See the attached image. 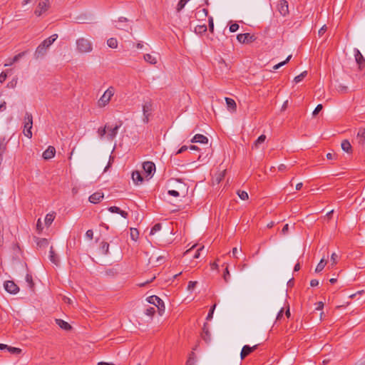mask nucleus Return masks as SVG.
<instances>
[{
	"label": "nucleus",
	"mask_w": 365,
	"mask_h": 365,
	"mask_svg": "<svg viewBox=\"0 0 365 365\" xmlns=\"http://www.w3.org/2000/svg\"><path fill=\"white\" fill-rule=\"evenodd\" d=\"M196 360L188 358L186 361V365H195Z\"/></svg>",
	"instance_id": "0e129e2a"
},
{
	"label": "nucleus",
	"mask_w": 365,
	"mask_h": 365,
	"mask_svg": "<svg viewBox=\"0 0 365 365\" xmlns=\"http://www.w3.org/2000/svg\"><path fill=\"white\" fill-rule=\"evenodd\" d=\"M168 193L171 195V196H173V197H179L180 196V192L175 190H168Z\"/></svg>",
	"instance_id": "8fccbe9b"
},
{
	"label": "nucleus",
	"mask_w": 365,
	"mask_h": 365,
	"mask_svg": "<svg viewBox=\"0 0 365 365\" xmlns=\"http://www.w3.org/2000/svg\"><path fill=\"white\" fill-rule=\"evenodd\" d=\"M55 219L54 213H48L46 215L45 217V224L46 226H49Z\"/></svg>",
	"instance_id": "cd10ccee"
},
{
	"label": "nucleus",
	"mask_w": 365,
	"mask_h": 365,
	"mask_svg": "<svg viewBox=\"0 0 365 365\" xmlns=\"http://www.w3.org/2000/svg\"><path fill=\"white\" fill-rule=\"evenodd\" d=\"M277 9L281 15L283 16H285L287 14H289V6L288 2L287 0H280Z\"/></svg>",
	"instance_id": "ddd939ff"
},
{
	"label": "nucleus",
	"mask_w": 365,
	"mask_h": 365,
	"mask_svg": "<svg viewBox=\"0 0 365 365\" xmlns=\"http://www.w3.org/2000/svg\"><path fill=\"white\" fill-rule=\"evenodd\" d=\"M76 49L79 53H90L93 50V43L86 38H79L76 40Z\"/></svg>",
	"instance_id": "f03ea898"
},
{
	"label": "nucleus",
	"mask_w": 365,
	"mask_h": 365,
	"mask_svg": "<svg viewBox=\"0 0 365 365\" xmlns=\"http://www.w3.org/2000/svg\"><path fill=\"white\" fill-rule=\"evenodd\" d=\"M155 312V309L154 307H149L145 309V314L149 317H153Z\"/></svg>",
	"instance_id": "79ce46f5"
},
{
	"label": "nucleus",
	"mask_w": 365,
	"mask_h": 365,
	"mask_svg": "<svg viewBox=\"0 0 365 365\" xmlns=\"http://www.w3.org/2000/svg\"><path fill=\"white\" fill-rule=\"evenodd\" d=\"M317 307L315 308L316 310H322L324 307V303L322 302H319L316 304Z\"/></svg>",
	"instance_id": "680f3d73"
},
{
	"label": "nucleus",
	"mask_w": 365,
	"mask_h": 365,
	"mask_svg": "<svg viewBox=\"0 0 365 365\" xmlns=\"http://www.w3.org/2000/svg\"><path fill=\"white\" fill-rule=\"evenodd\" d=\"M152 102L150 101H146L143 105V122L148 123L149 122V116L152 110Z\"/></svg>",
	"instance_id": "6e6552de"
},
{
	"label": "nucleus",
	"mask_w": 365,
	"mask_h": 365,
	"mask_svg": "<svg viewBox=\"0 0 365 365\" xmlns=\"http://www.w3.org/2000/svg\"><path fill=\"white\" fill-rule=\"evenodd\" d=\"M230 274L228 269V267H227L225 269V272L223 273V278L226 282H227L230 279Z\"/></svg>",
	"instance_id": "37998d69"
},
{
	"label": "nucleus",
	"mask_w": 365,
	"mask_h": 365,
	"mask_svg": "<svg viewBox=\"0 0 365 365\" xmlns=\"http://www.w3.org/2000/svg\"><path fill=\"white\" fill-rule=\"evenodd\" d=\"M225 101H226V104H227V108L229 109H230L231 111H232V112L236 111V110H237V104H236L235 101L232 98L226 97L225 98Z\"/></svg>",
	"instance_id": "4be33fe9"
},
{
	"label": "nucleus",
	"mask_w": 365,
	"mask_h": 365,
	"mask_svg": "<svg viewBox=\"0 0 365 365\" xmlns=\"http://www.w3.org/2000/svg\"><path fill=\"white\" fill-rule=\"evenodd\" d=\"M114 93V87L110 86L98 101V106L99 108H104L106 106H107L109 103L111 98L113 96Z\"/></svg>",
	"instance_id": "7ed1b4c3"
},
{
	"label": "nucleus",
	"mask_w": 365,
	"mask_h": 365,
	"mask_svg": "<svg viewBox=\"0 0 365 365\" xmlns=\"http://www.w3.org/2000/svg\"><path fill=\"white\" fill-rule=\"evenodd\" d=\"M322 108L323 106L322 104L317 105L315 109L314 110L312 115L314 116L317 115L322 110Z\"/></svg>",
	"instance_id": "49530a36"
},
{
	"label": "nucleus",
	"mask_w": 365,
	"mask_h": 365,
	"mask_svg": "<svg viewBox=\"0 0 365 365\" xmlns=\"http://www.w3.org/2000/svg\"><path fill=\"white\" fill-rule=\"evenodd\" d=\"M201 336L205 342L210 340V333L209 330L205 327V324H204L202 328V332L201 334Z\"/></svg>",
	"instance_id": "a878e982"
},
{
	"label": "nucleus",
	"mask_w": 365,
	"mask_h": 365,
	"mask_svg": "<svg viewBox=\"0 0 365 365\" xmlns=\"http://www.w3.org/2000/svg\"><path fill=\"white\" fill-rule=\"evenodd\" d=\"M132 179L135 184L139 185L143 182V178L140 173L138 170L133 171L132 173Z\"/></svg>",
	"instance_id": "aec40b11"
},
{
	"label": "nucleus",
	"mask_w": 365,
	"mask_h": 365,
	"mask_svg": "<svg viewBox=\"0 0 365 365\" xmlns=\"http://www.w3.org/2000/svg\"><path fill=\"white\" fill-rule=\"evenodd\" d=\"M209 30L212 33L214 31V24H213V20L212 18H210V19H209Z\"/></svg>",
	"instance_id": "4d7b16f0"
},
{
	"label": "nucleus",
	"mask_w": 365,
	"mask_h": 365,
	"mask_svg": "<svg viewBox=\"0 0 365 365\" xmlns=\"http://www.w3.org/2000/svg\"><path fill=\"white\" fill-rule=\"evenodd\" d=\"M239 29V25L236 23L235 24H232L230 26V32H235L236 31H237Z\"/></svg>",
	"instance_id": "de8ad7c7"
},
{
	"label": "nucleus",
	"mask_w": 365,
	"mask_h": 365,
	"mask_svg": "<svg viewBox=\"0 0 365 365\" xmlns=\"http://www.w3.org/2000/svg\"><path fill=\"white\" fill-rule=\"evenodd\" d=\"M341 148L344 151H345L347 153H352V147L351 143L348 140H344L341 142Z\"/></svg>",
	"instance_id": "5701e85b"
},
{
	"label": "nucleus",
	"mask_w": 365,
	"mask_h": 365,
	"mask_svg": "<svg viewBox=\"0 0 365 365\" xmlns=\"http://www.w3.org/2000/svg\"><path fill=\"white\" fill-rule=\"evenodd\" d=\"M4 287L5 290L11 294H16L19 292V287L12 280H7L4 282Z\"/></svg>",
	"instance_id": "0eeeda50"
},
{
	"label": "nucleus",
	"mask_w": 365,
	"mask_h": 365,
	"mask_svg": "<svg viewBox=\"0 0 365 365\" xmlns=\"http://www.w3.org/2000/svg\"><path fill=\"white\" fill-rule=\"evenodd\" d=\"M101 250L104 255H107L108 253L109 244L106 242H102L101 245Z\"/></svg>",
	"instance_id": "72a5a7b5"
},
{
	"label": "nucleus",
	"mask_w": 365,
	"mask_h": 365,
	"mask_svg": "<svg viewBox=\"0 0 365 365\" xmlns=\"http://www.w3.org/2000/svg\"><path fill=\"white\" fill-rule=\"evenodd\" d=\"M25 54V52H21V53H19V54L16 55L14 58H13V62H16L17 61H19L22 56H24Z\"/></svg>",
	"instance_id": "603ef678"
},
{
	"label": "nucleus",
	"mask_w": 365,
	"mask_h": 365,
	"mask_svg": "<svg viewBox=\"0 0 365 365\" xmlns=\"http://www.w3.org/2000/svg\"><path fill=\"white\" fill-rule=\"evenodd\" d=\"M188 149V147L187 145H182L177 152L176 155L180 154L185 151H186Z\"/></svg>",
	"instance_id": "6e6d98bb"
},
{
	"label": "nucleus",
	"mask_w": 365,
	"mask_h": 365,
	"mask_svg": "<svg viewBox=\"0 0 365 365\" xmlns=\"http://www.w3.org/2000/svg\"><path fill=\"white\" fill-rule=\"evenodd\" d=\"M197 282L196 281H190L187 285V290L190 291L195 289Z\"/></svg>",
	"instance_id": "a18cd8bd"
},
{
	"label": "nucleus",
	"mask_w": 365,
	"mask_h": 365,
	"mask_svg": "<svg viewBox=\"0 0 365 365\" xmlns=\"http://www.w3.org/2000/svg\"><path fill=\"white\" fill-rule=\"evenodd\" d=\"M49 8V0H40L36 9L34 10V14L36 16H41L43 13L47 11Z\"/></svg>",
	"instance_id": "423d86ee"
},
{
	"label": "nucleus",
	"mask_w": 365,
	"mask_h": 365,
	"mask_svg": "<svg viewBox=\"0 0 365 365\" xmlns=\"http://www.w3.org/2000/svg\"><path fill=\"white\" fill-rule=\"evenodd\" d=\"M283 312H284V309L282 307V308H281L280 311L277 314V319H276L277 320H280L282 318Z\"/></svg>",
	"instance_id": "e2e57ef3"
},
{
	"label": "nucleus",
	"mask_w": 365,
	"mask_h": 365,
	"mask_svg": "<svg viewBox=\"0 0 365 365\" xmlns=\"http://www.w3.org/2000/svg\"><path fill=\"white\" fill-rule=\"evenodd\" d=\"M6 108V103L5 101L0 102V110H5Z\"/></svg>",
	"instance_id": "338daca9"
},
{
	"label": "nucleus",
	"mask_w": 365,
	"mask_h": 365,
	"mask_svg": "<svg viewBox=\"0 0 365 365\" xmlns=\"http://www.w3.org/2000/svg\"><path fill=\"white\" fill-rule=\"evenodd\" d=\"M108 129V127L107 125H106L104 127H101L98 129V134L101 138L104 137V135L106 134L107 130Z\"/></svg>",
	"instance_id": "473e14b6"
},
{
	"label": "nucleus",
	"mask_w": 365,
	"mask_h": 365,
	"mask_svg": "<svg viewBox=\"0 0 365 365\" xmlns=\"http://www.w3.org/2000/svg\"><path fill=\"white\" fill-rule=\"evenodd\" d=\"M162 227V225L160 223H156L152 228H151V230L150 232V235H155L157 232L160 231V229Z\"/></svg>",
	"instance_id": "c9c22d12"
},
{
	"label": "nucleus",
	"mask_w": 365,
	"mask_h": 365,
	"mask_svg": "<svg viewBox=\"0 0 365 365\" xmlns=\"http://www.w3.org/2000/svg\"><path fill=\"white\" fill-rule=\"evenodd\" d=\"M103 197H104V195H103V192H94L93 194H92L89 197L88 200H89L90 202L96 204V203L100 202L102 200V199L103 198Z\"/></svg>",
	"instance_id": "2eb2a0df"
},
{
	"label": "nucleus",
	"mask_w": 365,
	"mask_h": 365,
	"mask_svg": "<svg viewBox=\"0 0 365 365\" xmlns=\"http://www.w3.org/2000/svg\"><path fill=\"white\" fill-rule=\"evenodd\" d=\"M327 259L322 258L320 260V262L318 263V264L315 269V272H320L321 271H322L323 269L324 268L325 265L327 264Z\"/></svg>",
	"instance_id": "bb28decb"
},
{
	"label": "nucleus",
	"mask_w": 365,
	"mask_h": 365,
	"mask_svg": "<svg viewBox=\"0 0 365 365\" xmlns=\"http://www.w3.org/2000/svg\"><path fill=\"white\" fill-rule=\"evenodd\" d=\"M123 124V122L120 120L118 122V124H116L115 126L113 128H108V135L107 138L109 140H113L117 135L119 128L121 127Z\"/></svg>",
	"instance_id": "4468645a"
},
{
	"label": "nucleus",
	"mask_w": 365,
	"mask_h": 365,
	"mask_svg": "<svg viewBox=\"0 0 365 365\" xmlns=\"http://www.w3.org/2000/svg\"><path fill=\"white\" fill-rule=\"evenodd\" d=\"M289 232V225L288 224H286L284 225L282 230V233L283 235H286Z\"/></svg>",
	"instance_id": "bf43d9fd"
},
{
	"label": "nucleus",
	"mask_w": 365,
	"mask_h": 365,
	"mask_svg": "<svg viewBox=\"0 0 365 365\" xmlns=\"http://www.w3.org/2000/svg\"><path fill=\"white\" fill-rule=\"evenodd\" d=\"M107 44L111 48H116L118 43L115 38H110L107 40Z\"/></svg>",
	"instance_id": "c85d7f7f"
},
{
	"label": "nucleus",
	"mask_w": 365,
	"mask_h": 365,
	"mask_svg": "<svg viewBox=\"0 0 365 365\" xmlns=\"http://www.w3.org/2000/svg\"><path fill=\"white\" fill-rule=\"evenodd\" d=\"M327 31V26H323L318 31V34H319V36H322L324 33L325 31Z\"/></svg>",
	"instance_id": "052dcab7"
},
{
	"label": "nucleus",
	"mask_w": 365,
	"mask_h": 365,
	"mask_svg": "<svg viewBox=\"0 0 365 365\" xmlns=\"http://www.w3.org/2000/svg\"><path fill=\"white\" fill-rule=\"evenodd\" d=\"M143 168L147 174V177L151 178L155 171V165L151 161H147L143 163Z\"/></svg>",
	"instance_id": "9d476101"
},
{
	"label": "nucleus",
	"mask_w": 365,
	"mask_h": 365,
	"mask_svg": "<svg viewBox=\"0 0 365 365\" xmlns=\"http://www.w3.org/2000/svg\"><path fill=\"white\" fill-rule=\"evenodd\" d=\"M354 53L355 61L359 66V69L362 70L363 68H365V58L359 49L354 48Z\"/></svg>",
	"instance_id": "9b49d317"
},
{
	"label": "nucleus",
	"mask_w": 365,
	"mask_h": 365,
	"mask_svg": "<svg viewBox=\"0 0 365 365\" xmlns=\"http://www.w3.org/2000/svg\"><path fill=\"white\" fill-rule=\"evenodd\" d=\"M307 75V71H303L302 73H301L299 75L297 76L294 81L296 83H299L300 81H302L304 78L305 76Z\"/></svg>",
	"instance_id": "f704fd0d"
},
{
	"label": "nucleus",
	"mask_w": 365,
	"mask_h": 365,
	"mask_svg": "<svg viewBox=\"0 0 365 365\" xmlns=\"http://www.w3.org/2000/svg\"><path fill=\"white\" fill-rule=\"evenodd\" d=\"M57 34H53L43 41L36 49L34 53L36 58L43 56L46 53V49L57 39Z\"/></svg>",
	"instance_id": "f257e3e1"
},
{
	"label": "nucleus",
	"mask_w": 365,
	"mask_h": 365,
	"mask_svg": "<svg viewBox=\"0 0 365 365\" xmlns=\"http://www.w3.org/2000/svg\"><path fill=\"white\" fill-rule=\"evenodd\" d=\"M7 75L5 72H1L0 74V83H3L6 81Z\"/></svg>",
	"instance_id": "13d9d810"
},
{
	"label": "nucleus",
	"mask_w": 365,
	"mask_h": 365,
	"mask_svg": "<svg viewBox=\"0 0 365 365\" xmlns=\"http://www.w3.org/2000/svg\"><path fill=\"white\" fill-rule=\"evenodd\" d=\"M190 0H180L178 5H177V11H180L185 6V4L189 1Z\"/></svg>",
	"instance_id": "4c0bfd02"
},
{
	"label": "nucleus",
	"mask_w": 365,
	"mask_h": 365,
	"mask_svg": "<svg viewBox=\"0 0 365 365\" xmlns=\"http://www.w3.org/2000/svg\"><path fill=\"white\" fill-rule=\"evenodd\" d=\"M49 259L52 263H53L56 265L58 264L59 260L58 257L55 253L53 247H51L50 252H49Z\"/></svg>",
	"instance_id": "b1692460"
},
{
	"label": "nucleus",
	"mask_w": 365,
	"mask_h": 365,
	"mask_svg": "<svg viewBox=\"0 0 365 365\" xmlns=\"http://www.w3.org/2000/svg\"><path fill=\"white\" fill-rule=\"evenodd\" d=\"M357 138L359 145L364 148L365 145V128L359 130Z\"/></svg>",
	"instance_id": "f3484780"
},
{
	"label": "nucleus",
	"mask_w": 365,
	"mask_h": 365,
	"mask_svg": "<svg viewBox=\"0 0 365 365\" xmlns=\"http://www.w3.org/2000/svg\"><path fill=\"white\" fill-rule=\"evenodd\" d=\"M191 142L192 143H202V144H207L208 138L202 134H196L191 140Z\"/></svg>",
	"instance_id": "a211bd4d"
},
{
	"label": "nucleus",
	"mask_w": 365,
	"mask_h": 365,
	"mask_svg": "<svg viewBox=\"0 0 365 365\" xmlns=\"http://www.w3.org/2000/svg\"><path fill=\"white\" fill-rule=\"evenodd\" d=\"M339 256L335 253H332L331 255V267L335 266L337 264Z\"/></svg>",
	"instance_id": "a19ab883"
},
{
	"label": "nucleus",
	"mask_w": 365,
	"mask_h": 365,
	"mask_svg": "<svg viewBox=\"0 0 365 365\" xmlns=\"http://www.w3.org/2000/svg\"><path fill=\"white\" fill-rule=\"evenodd\" d=\"M139 237V232L136 228H130V237L133 240L137 241Z\"/></svg>",
	"instance_id": "7c9ffc66"
},
{
	"label": "nucleus",
	"mask_w": 365,
	"mask_h": 365,
	"mask_svg": "<svg viewBox=\"0 0 365 365\" xmlns=\"http://www.w3.org/2000/svg\"><path fill=\"white\" fill-rule=\"evenodd\" d=\"M144 59L150 64H155L157 63L156 58L149 53L144 55Z\"/></svg>",
	"instance_id": "c756f323"
},
{
	"label": "nucleus",
	"mask_w": 365,
	"mask_h": 365,
	"mask_svg": "<svg viewBox=\"0 0 365 365\" xmlns=\"http://www.w3.org/2000/svg\"><path fill=\"white\" fill-rule=\"evenodd\" d=\"M26 282L28 283V286L31 292H34L35 283L33 280V277L31 274L27 273L26 275Z\"/></svg>",
	"instance_id": "393cba45"
},
{
	"label": "nucleus",
	"mask_w": 365,
	"mask_h": 365,
	"mask_svg": "<svg viewBox=\"0 0 365 365\" xmlns=\"http://www.w3.org/2000/svg\"><path fill=\"white\" fill-rule=\"evenodd\" d=\"M193 351H192L190 354H189V356H188V358H192V359H195L196 360V354L194 352V351H195L197 349V346H195V348L192 349Z\"/></svg>",
	"instance_id": "5fc2aeb1"
},
{
	"label": "nucleus",
	"mask_w": 365,
	"mask_h": 365,
	"mask_svg": "<svg viewBox=\"0 0 365 365\" xmlns=\"http://www.w3.org/2000/svg\"><path fill=\"white\" fill-rule=\"evenodd\" d=\"M56 149L53 146H48V148L43 153L42 157L45 160H49L54 157Z\"/></svg>",
	"instance_id": "dca6fc26"
},
{
	"label": "nucleus",
	"mask_w": 365,
	"mask_h": 365,
	"mask_svg": "<svg viewBox=\"0 0 365 365\" xmlns=\"http://www.w3.org/2000/svg\"><path fill=\"white\" fill-rule=\"evenodd\" d=\"M265 140H266L265 135H261L260 136H259L258 138L255 141V143H254L255 148H257L259 144L264 143Z\"/></svg>",
	"instance_id": "e433bc0d"
},
{
	"label": "nucleus",
	"mask_w": 365,
	"mask_h": 365,
	"mask_svg": "<svg viewBox=\"0 0 365 365\" xmlns=\"http://www.w3.org/2000/svg\"><path fill=\"white\" fill-rule=\"evenodd\" d=\"M215 307H216L215 304L212 307H211V308H210V309L209 311V313H208V314L207 316V318H206L207 320H210L212 318V315H213Z\"/></svg>",
	"instance_id": "c03bdc74"
},
{
	"label": "nucleus",
	"mask_w": 365,
	"mask_h": 365,
	"mask_svg": "<svg viewBox=\"0 0 365 365\" xmlns=\"http://www.w3.org/2000/svg\"><path fill=\"white\" fill-rule=\"evenodd\" d=\"M204 249V246H202L201 247H200L199 249H197L195 253V255H193V257L195 259H197L200 257V252Z\"/></svg>",
	"instance_id": "3c124183"
},
{
	"label": "nucleus",
	"mask_w": 365,
	"mask_h": 365,
	"mask_svg": "<svg viewBox=\"0 0 365 365\" xmlns=\"http://www.w3.org/2000/svg\"><path fill=\"white\" fill-rule=\"evenodd\" d=\"M108 210L113 213L120 214L124 218H127L128 216V213L127 212L120 210L118 207L116 206H111L108 207Z\"/></svg>",
	"instance_id": "412c9836"
},
{
	"label": "nucleus",
	"mask_w": 365,
	"mask_h": 365,
	"mask_svg": "<svg viewBox=\"0 0 365 365\" xmlns=\"http://www.w3.org/2000/svg\"><path fill=\"white\" fill-rule=\"evenodd\" d=\"M86 236L87 238L92 240L93 237V232L92 230H88L86 232Z\"/></svg>",
	"instance_id": "864d4df0"
},
{
	"label": "nucleus",
	"mask_w": 365,
	"mask_h": 365,
	"mask_svg": "<svg viewBox=\"0 0 365 365\" xmlns=\"http://www.w3.org/2000/svg\"><path fill=\"white\" fill-rule=\"evenodd\" d=\"M33 125V116L29 113H26L24 116V134L25 136L28 137L29 138H31L32 137V132L31 128Z\"/></svg>",
	"instance_id": "20e7f679"
},
{
	"label": "nucleus",
	"mask_w": 365,
	"mask_h": 365,
	"mask_svg": "<svg viewBox=\"0 0 365 365\" xmlns=\"http://www.w3.org/2000/svg\"><path fill=\"white\" fill-rule=\"evenodd\" d=\"M8 351L14 355H19L21 354L22 350L19 348L9 346Z\"/></svg>",
	"instance_id": "2f4dec72"
},
{
	"label": "nucleus",
	"mask_w": 365,
	"mask_h": 365,
	"mask_svg": "<svg viewBox=\"0 0 365 365\" xmlns=\"http://www.w3.org/2000/svg\"><path fill=\"white\" fill-rule=\"evenodd\" d=\"M327 158L328 160L335 159L336 158V154L335 153H329L327 154Z\"/></svg>",
	"instance_id": "69168bd1"
},
{
	"label": "nucleus",
	"mask_w": 365,
	"mask_h": 365,
	"mask_svg": "<svg viewBox=\"0 0 365 365\" xmlns=\"http://www.w3.org/2000/svg\"><path fill=\"white\" fill-rule=\"evenodd\" d=\"M38 246L39 247H41V246H47L48 245V242L46 239H41L40 240L38 243H37Z\"/></svg>",
	"instance_id": "09e8293b"
},
{
	"label": "nucleus",
	"mask_w": 365,
	"mask_h": 365,
	"mask_svg": "<svg viewBox=\"0 0 365 365\" xmlns=\"http://www.w3.org/2000/svg\"><path fill=\"white\" fill-rule=\"evenodd\" d=\"M259 346V344H255L253 346H250L248 345H245L242 347V349L240 352L241 359H244L246 356L250 355L252 351L256 350Z\"/></svg>",
	"instance_id": "f8f14e48"
},
{
	"label": "nucleus",
	"mask_w": 365,
	"mask_h": 365,
	"mask_svg": "<svg viewBox=\"0 0 365 365\" xmlns=\"http://www.w3.org/2000/svg\"><path fill=\"white\" fill-rule=\"evenodd\" d=\"M17 80H13L8 83V87L14 88L16 85Z\"/></svg>",
	"instance_id": "774afa93"
},
{
	"label": "nucleus",
	"mask_w": 365,
	"mask_h": 365,
	"mask_svg": "<svg viewBox=\"0 0 365 365\" xmlns=\"http://www.w3.org/2000/svg\"><path fill=\"white\" fill-rule=\"evenodd\" d=\"M237 195L240 197V198L243 200H247L249 197L247 192L244 190H238Z\"/></svg>",
	"instance_id": "ea45409f"
},
{
	"label": "nucleus",
	"mask_w": 365,
	"mask_h": 365,
	"mask_svg": "<svg viewBox=\"0 0 365 365\" xmlns=\"http://www.w3.org/2000/svg\"><path fill=\"white\" fill-rule=\"evenodd\" d=\"M56 324L62 329L65 331H69L72 329V327L66 322L61 319H56Z\"/></svg>",
	"instance_id": "6ab92c4d"
},
{
	"label": "nucleus",
	"mask_w": 365,
	"mask_h": 365,
	"mask_svg": "<svg viewBox=\"0 0 365 365\" xmlns=\"http://www.w3.org/2000/svg\"><path fill=\"white\" fill-rule=\"evenodd\" d=\"M147 301L152 304H154L158 309L160 315H162L165 312V304L163 301L158 296L153 295L148 297Z\"/></svg>",
	"instance_id": "39448f33"
},
{
	"label": "nucleus",
	"mask_w": 365,
	"mask_h": 365,
	"mask_svg": "<svg viewBox=\"0 0 365 365\" xmlns=\"http://www.w3.org/2000/svg\"><path fill=\"white\" fill-rule=\"evenodd\" d=\"M237 39L240 43H249L255 41L256 40V37L254 35H251L249 33H245L238 34L237 36Z\"/></svg>",
	"instance_id": "1a4fd4ad"
},
{
	"label": "nucleus",
	"mask_w": 365,
	"mask_h": 365,
	"mask_svg": "<svg viewBox=\"0 0 365 365\" xmlns=\"http://www.w3.org/2000/svg\"><path fill=\"white\" fill-rule=\"evenodd\" d=\"M291 58H292V55H289V56L286 58V60H285V61H282V62H280V63H279L276 64L275 66H274L273 68H274V70H277V69L279 68L281 66H282L285 65L287 63H288V62L289 61V60L291 59Z\"/></svg>",
	"instance_id": "58836bf2"
}]
</instances>
